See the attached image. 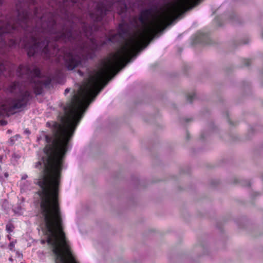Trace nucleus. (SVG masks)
Returning <instances> with one entry per match:
<instances>
[{
    "label": "nucleus",
    "mask_w": 263,
    "mask_h": 263,
    "mask_svg": "<svg viewBox=\"0 0 263 263\" xmlns=\"http://www.w3.org/2000/svg\"><path fill=\"white\" fill-rule=\"evenodd\" d=\"M48 232L47 241L53 247V251L60 263H77L66 239L62 218H44Z\"/></svg>",
    "instance_id": "nucleus-1"
},
{
    "label": "nucleus",
    "mask_w": 263,
    "mask_h": 263,
    "mask_svg": "<svg viewBox=\"0 0 263 263\" xmlns=\"http://www.w3.org/2000/svg\"><path fill=\"white\" fill-rule=\"evenodd\" d=\"M15 107H16L15 106L10 105V106H9L8 108H4L3 109H4L5 111H10L12 108H15Z\"/></svg>",
    "instance_id": "nucleus-2"
},
{
    "label": "nucleus",
    "mask_w": 263,
    "mask_h": 263,
    "mask_svg": "<svg viewBox=\"0 0 263 263\" xmlns=\"http://www.w3.org/2000/svg\"><path fill=\"white\" fill-rule=\"evenodd\" d=\"M6 229L8 231L11 232L13 230V226H11V224L7 225L6 227Z\"/></svg>",
    "instance_id": "nucleus-3"
}]
</instances>
